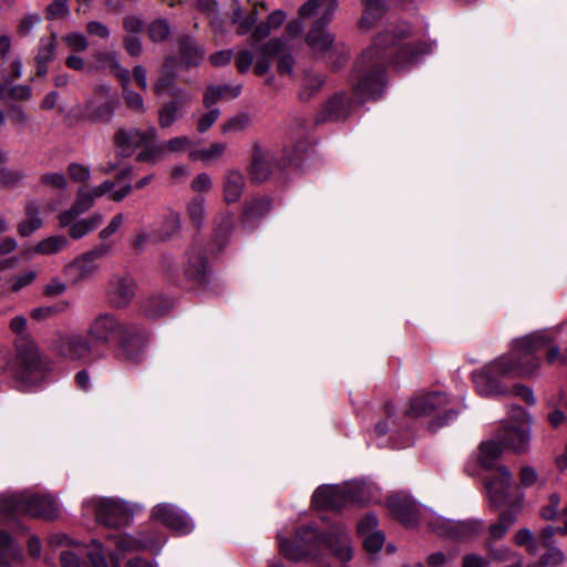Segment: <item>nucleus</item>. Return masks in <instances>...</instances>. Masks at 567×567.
I'll use <instances>...</instances> for the list:
<instances>
[{
    "mask_svg": "<svg viewBox=\"0 0 567 567\" xmlns=\"http://www.w3.org/2000/svg\"><path fill=\"white\" fill-rule=\"evenodd\" d=\"M69 246V240L64 236H50L37 244L33 249L27 254L34 252L39 255H54L64 250Z\"/></svg>",
    "mask_w": 567,
    "mask_h": 567,
    "instance_id": "nucleus-38",
    "label": "nucleus"
},
{
    "mask_svg": "<svg viewBox=\"0 0 567 567\" xmlns=\"http://www.w3.org/2000/svg\"><path fill=\"white\" fill-rule=\"evenodd\" d=\"M43 226L41 217V205L30 200L24 207V217L18 225V233L22 237H29Z\"/></svg>",
    "mask_w": 567,
    "mask_h": 567,
    "instance_id": "nucleus-27",
    "label": "nucleus"
},
{
    "mask_svg": "<svg viewBox=\"0 0 567 567\" xmlns=\"http://www.w3.org/2000/svg\"><path fill=\"white\" fill-rule=\"evenodd\" d=\"M124 101L128 109L133 110L136 113L143 114L146 109L144 105L143 97L133 90L125 89L123 91Z\"/></svg>",
    "mask_w": 567,
    "mask_h": 567,
    "instance_id": "nucleus-55",
    "label": "nucleus"
},
{
    "mask_svg": "<svg viewBox=\"0 0 567 567\" xmlns=\"http://www.w3.org/2000/svg\"><path fill=\"white\" fill-rule=\"evenodd\" d=\"M504 446L496 433L491 440L484 441L478 447V462L484 468H493L504 452Z\"/></svg>",
    "mask_w": 567,
    "mask_h": 567,
    "instance_id": "nucleus-29",
    "label": "nucleus"
},
{
    "mask_svg": "<svg viewBox=\"0 0 567 567\" xmlns=\"http://www.w3.org/2000/svg\"><path fill=\"white\" fill-rule=\"evenodd\" d=\"M52 520L59 515L56 501L49 494L32 492L2 494V526L17 533H23L27 527L17 518L18 515Z\"/></svg>",
    "mask_w": 567,
    "mask_h": 567,
    "instance_id": "nucleus-6",
    "label": "nucleus"
},
{
    "mask_svg": "<svg viewBox=\"0 0 567 567\" xmlns=\"http://www.w3.org/2000/svg\"><path fill=\"white\" fill-rule=\"evenodd\" d=\"M196 151L195 143L186 135L174 136L165 142L151 143L136 155L140 163H156L168 154H181Z\"/></svg>",
    "mask_w": 567,
    "mask_h": 567,
    "instance_id": "nucleus-11",
    "label": "nucleus"
},
{
    "mask_svg": "<svg viewBox=\"0 0 567 567\" xmlns=\"http://www.w3.org/2000/svg\"><path fill=\"white\" fill-rule=\"evenodd\" d=\"M489 559L475 553H470L463 556L462 567H488Z\"/></svg>",
    "mask_w": 567,
    "mask_h": 567,
    "instance_id": "nucleus-64",
    "label": "nucleus"
},
{
    "mask_svg": "<svg viewBox=\"0 0 567 567\" xmlns=\"http://www.w3.org/2000/svg\"><path fill=\"white\" fill-rule=\"evenodd\" d=\"M347 485L349 495L361 496V498H351L352 503H367L373 499L372 486L364 481H353Z\"/></svg>",
    "mask_w": 567,
    "mask_h": 567,
    "instance_id": "nucleus-44",
    "label": "nucleus"
},
{
    "mask_svg": "<svg viewBox=\"0 0 567 567\" xmlns=\"http://www.w3.org/2000/svg\"><path fill=\"white\" fill-rule=\"evenodd\" d=\"M68 174L72 181L78 183L87 182L91 177L90 168L78 163H71L68 166Z\"/></svg>",
    "mask_w": 567,
    "mask_h": 567,
    "instance_id": "nucleus-60",
    "label": "nucleus"
},
{
    "mask_svg": "<svg viewBox=\"0 0 567 567\" xmlns=\"http://www.w3.org/2000/svg\"><path fill=\"white\" fill-rule=\"evenodd\" d=\"M110 89L102 86L96 92V96L89 99L85 103L84 116L92 122L109 123L115 109V99L111 96Z\"/></svg>",
    "mask_w": 567,
    "mask_h": 567,
    "instance_id": "nucleus-19",
    "label": "nucleus"
},
{
    "mask_svg": "<svg viewBox=\"0 0 567 567\" xmlns=\"http://www.w3.org/2000/svg\"><path fill=\"white\" fill-rule=\"evenodd\" d=\"M449 402L446 394L442 392L415 395L410 400L405 413L411 417L427 416L445 408Z\"/></svg>",
    "mask_w": 567,
    "mask_h": 567,
    "instance_id": "nucleus-21",
    "label": "nucleus"
},
{
    "mask_svg": "<svg viewBox=\"0 0 567 567\" xmlns=\"http://www.w3.org/2000/svg\"><path fill=\"white\" fill-rule=\"evenodd\" d=\"M102 223L101 215H94L90 218L81 219L71 225L69 234L74 239H80L90 231L96 229L99 225Z\"/></svg>",
    "mask_w": 567,
    "mask_h": 567,
    "instance_id": "nucleus-40",
    "label": "nucleus"
},
{
    "mask_svg": "<svg viewBox=\"0 0 567 567\" xmlns=\"http://www.w3.org/2000/svg\"><path fill=\"white\" fill-rule=\"evenodd\" d=\"M485 549L487 551V557L489 559V564L492 561H506L513 558V551L508 547H496L495 544L485 543Z\"/></svg>",
    "mask_w": 567,
    "mask_h": 567,
    "instance_id": "nucleus-50",
    "label": "nucleus"
},
{
    "mask_svg": "<svg viewBox=\"0 0 567 567\" xmlns=\"http://www.w3.org/2000/svg\"><path fill=\"white\" fill-rule=\"evenodd\" d=\"M152 516L178 534H188L194 528L193 522L188 515L169 503L156 505L153 508Z\"/></svg>",
    "mask_w": 567,
    "mask_h": 567,
    "instance_id": "nucleus-17",
    "label": "nucleus"
},
{
    "mask_svg": "<svg viewBox=\"0 0 567 567\" xmlns=\"http://www.w3.org/2000/svg\"><path fill=\"white\" fill-rule=\"evenodd\" d=\"M2 567H10L11 563H20L23 558L22 549L13 538L2 530Z\"/></svg>",
    "mask_w": 567,
    "mask_h": 567,
    "instance_id": "nucleus-39",
    "label": "nucleus"
},
{
    "mask_svg": "<svg viewBox=\"0 0 567 567\" xmlns=\"http://www.w3.org/2000/svg\"><path fill=\"white\" fill-rule=\"evenodd\" d=\"M351 498H361V496L349 495L347 485H321L312 494V504L320 509L340 511L348 504H352Z\"/></svg>",
    "mask_w": 567,
    "mask_h": 567,
    "instance_id": "nucleus-16",
    "label": "nucleus"
},
{
    "mask_svg": "<svg viewBox=\"0 0 567 567\" xmlns=\"http://www.w3.org/2000/svg\"><path fill=\"white\" fill-rule=\"evenodd\" d=\"M181 229V218L175 212H168L164 215L161 227L157 230V237L161 240L171 238Z\"/></svg>",
    "mask_w": 567,
    "mask_h": 567,
    "instance_id": "nucleus-42",
    "label": "nucleus"
},
{
    "mask_svg": "<svg viewBox=\"0 0 567 567\" xmlns=\"http://www.w3.org/2000/svg\"><path fill=\"white\" fill-rule=\"evenodd\" d=\"M338 9V0H308L299 9L302 19L316 18L313 24H328Z\"/></svg>",
    "mask_w": 567,
    "mask_h": 567,
    "instance_id": "nucleus-23",
    "label": "nucleus"
},
{
    "mask_svg": "<svg viewBox=\"0 0 567 567\" xmlns=\"http://www.w3.org/2000/svg\"><path fill=\"white\" fill-rule=\"evenodd\" d=\"M391 514L405 526H413L420 519V507L409 495L396 493L388 498Z\"/></svg>",
    "mask_w": 567,
    "mask_h": 567,
    "instance_id": "nucleus-20",
    "label": "nucleus"
},
{
    "mask_svg": "<svg viewBox=\"0 0 567 567\" xmlns=\"http://www.w3.org/2000/svg\"><path fill=\"white\" fill-rule=\"evenodd\" d=\"M136 284L128 274H114L107 285V301L112 308L124 309L135 297Z\"/></svg>",
    "mask_w": 567,
    "mask_h": 567,
    "instance_id": "nucleus-15",
    "label": "nucleus"
},
{
    "mask_svg": "<svg viewBox=\"0 0 567 567\" xmlns=\"http://www.w3.org/2000/svg\"><path fill=\"white\" fill-rule=\"evenodd\" d=\"M410 34L411 27L406 22L389 24L361 53L352 75L354 94L360 101L374 100L382 94L385 86V70L390 61L398 70H404L431 52V47L424 42L399 45V42Z\"/></svg>",
    "mask_w": 567,
    "mask_h": 567,
    "instance_id": "nucleus-1",
    "label": "nucleus"
},
{
    "mask_svg": "<svg viewBox=\"0 0 567 567\" xmlns=\"http://www.w3.org/2000/svg\"><path fill=\"white\" fill-rule=\"evenodd\" d=\"M23 173L14 168H2V188H16L23 181Z\"/></svg>",
    "mask_w": 567,
    "mask_h": 567,
    "instance_id": "nucleus-54",
    "label": "nucleus"
},
{
    "mask_svg": "<svg viewBox=\"0 0 567 567\" xmlns=\"http://www.w3.org/2000/svg\"><path fill=\"white\" fill-rule=\"evenodd\" d=\"M51 349L58 355L70 360H81L92 350L91 342L80 333H58L51 341Z\"/></svg>",
    "mask_w": 567,
    "mask_h": 567,
    "instance_id": "nucleus-14",
    "label": "nucleus"
},
{
    "mask_svg": "<svg viewBox=\"0 0 567 567\" xmlns=\"http://www.w3.org/2000/svg\"><path fill=\"white\" fill-rule=\"evenodd\" d=\"M219 115L220 111L217 107H210L207 113L203 114L198 118L196 125L197 132L205 133L206 131H208L213 126V124L218 120Z\"/></svg>",
    "mask_w": 567,
    "mask_h": 567,
    "instance_id": "nucleus-58",
    "label": "nucleus"
},
{
    "mask_svg": "<svg viewBox=\"0 0 567 567\" xmlns=\"http://www.w3.org/2000/svg\"><path fill=\"white\" fill-rule=\"evenodd\" d=\"M361 536L363 537L364 549L370 554L378 553L384 544V535L379 530Z\"/></svg>",
    "mask_w": 567,
    "mask_h": 567,
    "instance_id": "nucleus-52",
    "label": "nucleus"
},
{
    "mask_svg": "<svg viewBox=\"0 0 567 567\" xmlns=\"http://www.w3.org/2000/svg\"><path fill=\"white\" fill-rule=\"evenodd\" d=\"M286 42L281 39H271L262 49L255 64V73L264 75L270 68V56L281 53L285 50Z\"/></svg>",
    "mask_w": 567,
    "mask_h": 567,
    "instance_id": "nucleus-34",
    "label": "nucleus"
},
{
    "mask_svg": "<svg viewBox=\"0 0 567 567\" xmlns=\"http://www.w3.org/2000/svg\"><path fill=\"white\" fill-rule=\"evenodd\" d=\"M116 549L124 555L125 553L141 550V549H158L163 542L156 543L146 538H134L130 535H115L113 536Z\"/></svg>",
    "mask_w": 567,
    "mask_h": 567,
    "instance_id": "nucleus-31",
    "label": "nucleus"
},
{
    "mask_svg": "<svg viewBox=\"0 0 567 567\" xmlns=\"http://www.w3.org/2000/svg\"><path fill=\"white\" fill-rule=\"evenodd\" d=\"M63 41L78 52H83L87 49V39L79 32H71L63 37Z\"/></svg>",
    "mask_w": 567,
    "mask_h": 567,
    "instance_id": "nucleus-61",
    "label": "nucleus"
},
{
    "mask_svg": "<svg viewBox=\"0 0 567 567\" xmlns=\"http://www.w3.org/2000/svg\"><path fill=\"white\" fill-rule=\"evenodd\" d=\"M41 183L56 189H64L68 181L62 173H45L40 178Z\"/></svg>",
    "mask_w": 567,
    "mask_h": 567,
    "instance_id": "nucleus-63",
    "label": "nucleus"
},
{
    "mask_svg": "<svg viewBox=\"0 0 567 567\" xmlns=\"http://www.w3.org/2000/svg\"><path fill=\"white\" fill-rule=\"evenodd\" d=\"M560 505V496L557 493H553L548 497V504L543 506L540 509L542 518L546 520H555L558 517Z\"/></svg>",
    "mask_w": 567,
    "mask_h": 567,
    "instance_id": "nucleus-51",
    "label": "nucleus"
},
{
    "mask_svg": "<svg viewBox=\"0 0 567 567\" xmlns=\"http://www.w3.org/2000/svg\"><path fill=\"white\" fill-rule=\"evenodd\" d=\"M89 337L100 344L117 340L122 355L132 362L141 360L147 343V334L134 324L122 321L110 312L97 315L87 328Z\"/></svg>",
    "mask_w": 567,
    "mask_h": 567,
    "instance_id": "nucleus-5",
    "label": "nucleus"
},
{
    "mask_svg": "<svg viewBox=\"0 0 567 567\" xmlns=\"http://www.w3.org/2000/svg\"><path fill=\"white\" fill-rule=\"evenodd\" d=\"M27 319L18 316L10 321V329L19 334L16 340V359L9 367L14 386L21 391H32L41 386L51 370L50 359L44 355L37 342L24 332Z\"/></svg>",
    "mask_w": 567,
    "mask_h": 567,
    "instance_id": "nucleus-3",
    "label": "nucleus"
},
{
    "mask_svg": "<svg viewBox=\"0 0 567 567\" xmlns=\"http://www.w3.org/2000/svg\"><path fill=\"white\" fill-rule=\"evenodd\" d=\"M56 53L55 34L50 38H41L37 55L34 56L35 63H49L54 60Z\"/></svg>",
    "mask_w": 567,
    "mask_h": 567,
    "instance_id": "nucleus-41",
    "label": "nucleus"
},
{
    "mask_svg": "<svg viewBox=\"0 0 567 567\" xmlns=\"http://www.w3.org/2000/svg\"><path fill=\"white\" fill-rule=\"evenodd\" d=\"M251 123L250 116L247 113H239L230 117L223 124L224 133H235L246 130Z\"/></svg>",
    "mask_w": 567,
    "mask_h": 567,
    "instance_id": "nucleus-49",
    "label": "nucleus"
},
{
    "mask_svg": "<svg viewBox=\"0 0 567 567\" xmlns=\"http://www.w3.org/2000/svg\"><path fill=\"white\" fill-rule=\"evenodd\" d=\"M323 84V79L316 73L307 72L302 80V91L300 93L301 99H309L312 93L320 90Z\"/></svg>",
    "mask_w": 567,
    "mask_h": 567,
    "instance_id": "nucleus-48",
    "label": "nucleus"
},
{
    "mask_svg": "<svg viewBox=\"0 0 567 567\" xmlns=\"http://www.w3.org/2000/svg\"><path fill=\"white\" fill-rule=\"evenodd\" d=\"M278 167H280V162L275 153L268 147L262 146L259 142H255L247 168L250 179L257 183L265 182Z\"/></svg>",
    "mask_w": 567,
    "mask_h": 567,
    "instance_id": "nucleus-12",
    "label": "nucleus"
},
{
    "mask_svg": "<svg viewBox=\"0 0 567 567\" xmlns=\"http://www.w3.org/2000/svg\"><path fill=\"white\" fill-rule=\"evenodd\" d=\"M553 339L546 332H534L515 340L509 353L501 355L478 371L472 373L477 393L482 396L515 395L528 405H535L533 390L523 384L509 388L505 380L514 377H530L539 369L535 352L550 344Z\"/></svg>",
    "mask_w": 567,
    "mask_h": 567,
    "instance_id": "nucleus-2",
    "label": "nucleus"
},
{
    "mask_svg": "<svg viewBox=\"0 0 567 567\" xmlns=\"http://www.w3.org/2000/svg\"><path fill=\"white\" fill-rule=\"evenodd\" d=\"M93 58L100 66H109L113 71L118 68L120 61L115 51H95Z\"/></svg>",
    "mask_w": 567,
    "mask_h": 567,
    "instance_id": "nucleus-57",
    "label": "nucleus"
},
{
    "mask_svg": "<svg viewBox=\"0 0 567 567\" xmlns=\"http://www.w3.org/2000/svg\"><path fill=\"white\" fill-rule=\"evenodd\" d=\"M546 548V553L540 557V563L544 566L555 567L559 566L565 561V555L559 548L555 546H549Z\"/></svg>",
    "mask_w": 567,
    "mask_h": 567,
    "instance_id": "nucleus-53",
    "label": "nucleus"
},
{
    "mask_svg": "<svg viewBox=\"0 0 567 567\" xmlns=\"http://www.w3.org/2000/svg\"><path fill=\"white\" fill-rule=\"evenodd\" d=\"M99 271V264L86 252L82 254L65 267V275L72 285H78L92 278Z\"/></svg>",
    "mask_w": 567,
    "mask_h": 567,
    "instance_id": "nucleus-24",
    "label": "nucleus"
},
{
    "mask_svg": "<svg viewBox=\"0 0 567 567\" xmlns=\"http://www.w3.org/2000/svg\"><path fill=\"white\" fill-rule=\"evenodd\" d=\"M278 538L281 554L291 560L315 556L322 546L329 548L341 561L352 557L349 534L340 525L333 526L328 534H320L313 526L307 525L297 530L293 540Z\"/></svg>",
    "mask_w": 567,
    "mask_h": 567,
    "instance_id": "nucleus-4",
    "label": "nucleus"
},
{
    "mask_svg": "<svg viewBox=\"0 0 567 567\" xmlns=\"http://www.w3.org/2000/svg\"><path fill=\"white\" fill-rule=\"evenodd\" d=\"M157 138L158 131L153 125L148 126L145 131L137 127H120L114 134L113 143L118 156L130 157L136 148L140 146L145 148L151 143H155Z\"/></svg>",
    "mask_w": 567,
    "mask_h": 567,
    "instance_id": "nucleus-10",
    "label": "nucleus"
},
{
    "mask_svg": "<svg viewBox=\"0 0 567 567\" xmlns=\"http://www.w3.org/2000/svg\"><path fill=\"white\" fill-rule=\"evenodd\" d=\"M147 32L153 42H163L171 35V25L167 20L158 19L148 24Z\"/></svg>",
    "mask_w": 567,
    "mask_h": 567,
    "instance_id": "nucleus-45",
    "label": "nucleus"
},
{
    "mask_svg": "<svg viewBox=\"0 0 567 567\" xmlns=\"http://www.w3.org/2000/svg\"><path fill=\"white\" fill-rule=\"evenodd\" d=\"M184 274L187 279L199 285L207 280V258L203 245L198 241H193L185 252Z\"/></svg>",
    "mask_w": 567,
    "mask_h": 567,
    "instance_id": "nucleus-18",
    "label": "nucleus"
},
{
    "mask_svg": "<svg viewBox=\"0 0 567 567\" xmlns=\"http://www.w3.org/2000/svg\"><path fill=\"white\" fill-rule=\"evenodd\" d=\"M327 24H312L308 35V45L318 53H326L330 50H338V45L333 47L334 38L326 30Z\"/></svg>",
    "mask_w": 567,
    "mask_h": 567,
    "instance_id": "nucleus-28",
    "label": "nucleus"
},
{
    "mask_svg": "<svg viewBox=\"0 0 567 567\" xmlns=\"http://www.w3.org/2000/svg\"><path fill=\"white\" fill-rule=\"evenodd\" d=\"M515 542L519 546H526L527 549L532 553L536 551V540L534 538L533 533L527 528H522L516 532Z\"/></svg>",
    "mask_w": 567,
    "mask_h": 567,
    "instance_id": "nucleus-62",
    "label": "nucleus"
},
{
    "mask_svg": "<svg viewBox=\"0 0 567 567\" xmlns=\"http://www.w3.org/2000/svg\"><path fill=\"white\" fill-rule=\"evenodd\" d=\"M234 225V215L229 212H225L219 214L215 219L214 225V235L218 238L226 237L230 230L233 229Z\"/></svg>",
    "mask_w": 567,
    "mask_h": 567,
    "instance_id": "nucleus-47",
    "label": "nucleus"
},
{
    "mask_svg": "<svg viewBox=\"0 0 567 567\" xmlns=\"http://www.w3.org/2000/svg\"><path fill=\"white\" fill-rule=\"evenodd\" d=\"M173 307V300L163 295L150 297L143 303V312L146 317L155 319L169 312Z\"/></svg>",
    "mask_w": 567,
    "mask_h": 567,
    "instance_id": "nucleus-35",
    "label": "nucleus"
},
{
    "mask_svg": "<svg viewBox=\"0 0 567 567\" xmlns=\"http://www.w3.org/2000/svg\"><path fill=\"white\" fill-rule=\"evenodd\" d=\"M350 101L344 94H337L324 106V120L338 121L349 114Z\"/></svg>",
    "mask_w": 567,
    "mask_h": 567,
    "instance_id": "nucleus-36",
    "label": "nucleus"
},
{
    "mask_svg": "<svg viewBox=\"0 0 567 567\" xmlns=\"http://www.w3.org/2000/svg\"><path fill=\"white\" fill-rule=\"evenodd\" d=\"M246 185L245 176L239 169H229L223 177V196L226 204L239 200Z\"/></svg>",
    "mask_w": 567,
    "mask_h": 567,
    "instance_id": "nucleus-26",
    "label": "nucleus"
},
{
    "mask_svg": "<svg viewBox=\"0 0 567 567\" xmlns=\"http://www.w3.org/2000/svg\"><path fill=\"white\" fill-rule=\"evenodd\" d=\"M178 47L185 68L197 66L205 58V50L189 35L182 37Z\"/></svg>",
    "mask_w": 567,
    "mask_h": 567,
    "instance_id": "nucleus-30",
    "label": "nucleus"
},
{
    "mask_svg": "<svg viewBox=\"0 0 567 567\" xmlns=\"http://www.w3.org/2000/svg\"><path fill=\"white\" fill-rule=\"evenodd\" d=\"M427 527L440 537L468 543L476 539L485 529L481 519L452 520L441 516H433L427 520Z\"/></svg>",
    "mask_w": 567,
    "mask_h": 567,
    "instance_id": "nucleus-7",
    "label": "nucleus"
},
{
    "mask_svg": "<svg viewBox=\"0 0 567 567\" xmlns=\"http://www.w3.org/2000/svg\"><path fill=\"white\" fill-rule=\"evenodd\" d=\"M271 208V200L267 196L255 197L246 202L244 206V218L256 220L266 216Z\"/></svg>",
    "mask_w": 567,
    "mask_h": 567,
    "instance_id": "nucleus-37",
    "label": "nucleus"
},
{
    "mask_svg": "<svg viewBox=\"0 0 567 567\" xmlns=\"http://www.w3.org/2000/svg\"><path fill=\"white\" fill-rule=\"evenodd\" d=\"M187 213L192 220V223L196 227H200L203 225L205 218V199L202 196L194 197L187 206Z\"/></svg>",
    "mask_w": 567,
    "mask_h": 567,
    "instance_id": "nucleus-46",
    "label": "nucleus"
},
{
    "mask_svg": "<svg viewBox=\"0 0 567 567\" xmlns=\"http://www.w3.org/2000/svg\"><path fill=\"white\" fill-rule=\"evenodd\" d=\"M241 86H231L229 84L209 85L203 96V104L210 109L223 99H235L240 94Z\"/></svg>",
    "mask_w": 567,
    "mask_h": 567,
    "instance_id": "nucleus-32",
    "label": "nucleus"
},
{
    "mask_svg": "<svg viewBox=\"0 0 567 567\" xmlns=\"http://www.w3.org/2000/svg\"><path fill=\"white\" fill-rule=\"evenodd\" d=\"M87 556L93 567H107V561L99 540H92V546Z\"/></svg>",
    "mask_w": 567,
    "mask_h": 567,
    "instance_id": "nucleus-59",
    "label": "nucleus"
},
{
    "mask_svg": "<svg viewBox=\"0 0 567 567\" xmlns=\"http://www.w3.org/2000/svg\"><path fill=\"white\" fill-rule=\"evenodd\" d=\"M95 200L91 189L81 187L78 190L75 203L73 204L81 213L89 210Z\"/></svg>",
    "mask_w": 567,
    "mask_h": 567,
    "instance_id": "nucleus-56",
    "label": "nucleus"
},
{
    "mask_svg": "<svg viewBox=\"0 0 567 567\" xmlns=\"http://www.w3.org/2000/svg\"><path fill=\"white\" fill-rule=\"evenodd\" d=\"M228 145L224 142H214L208 147L190 151L188 158L193 162L200 161L206 165L221 161L226 155Z\"/></svg>",
    "mask_w": 567,
    "mask_h": 567,
    "instance_id": "nucleus-33",
    "label": "nucleus"
},
{
    "mask_svg": "<svg viewBox=\"0 0 567 567\" xmlns=\"http://www.w3.org/2000/svg\"><path fill=\"white\" fill-rule=\"evenodd\" d=\"M513 476L505 465L496 467L495 474L486 482V488L494 506L503 505L511 495Z\"/></svg>",
    "mask_w": 567,
    "mask_h": 567,
    "instance_id": "nucleus-22",
    "label": "nucleus"
},
{
    "mask_svg": "<svg viewBox=\"0 0 567 567\" xmlns=\"http://www.w3.org/2000/svg\"><path fill=\"white\" fill-rule=\"evenodd\" d=\"M516 412L523 415L526 422H514L504 425L498 429L496 435L505 450H509L515 454H524L528 452L530 445L532 417L522 408H517Z\"/></svg>",
    "mask_w": 567,
    "mask_h": 567,
    "instance_id": "nucleus-9",
    "label": "nucleus"
},
{
    "mask_svg": "<svg viewBox=\"0 0 567 567\" xmlns=\"http://www.w3.org/2000/svg\"><path fill=\"white\" fill-rule=\"evenodd\" d=\"M84 507H91L96 520L107 527L126 526L133 517L132 508L125 502L114 498H92L84 503Z\"/></svg>",
    "mask_w": 567,
    "mask_h": 567,
    "instance_id": "nucleus-8",
    "label": "nucleus"
},
{
    "mask_svg": "<svg viewBox=\"0 0 567 567\" xmlns=\"http://www.w3.org/2000/svg\"><path fill=\"white\" fill-rule=\"evenodd\" d=\"M193 102V95L188 91H177L176 96L163 102L157 110V123L162 130L172 127L184 117L187 107Z\"/></svg>",
    "mask_w": 567,
    "mask_h": 567,
    "instance_id": "nucleus-13",
    "label": "nucleus"
},
{
    "mask_svg": "<svg viewBox=\"0 0 567 567\" xmlns=\"http://www.w3.org/2000/svg\"><path fill=\"white\" fill-rule=\"evenodd\" d=\"M176 76L159 73L156 82L153 85V91L156 95L169 94L171 97L176 96L177 91H186L176 84Z\"/></svg>",
    "mask_w": 567,
    "mask_h": 567,
    "instance_id": "nucleus-43",
    "label": "nucleus"
},
{
    "mask_svg": "<svg viewBox=\"0 0 567 567\" xmlns=\"http://www.w3.org/2000/svg\"><path fill=\"white\" fill-rule=\"evenodd\" d=\"M362 14L358 27L362 31H369L374 28L388 11L385 0H362Z\"/></svg>",
    "mask_w": 567,
    "mask_h": 567,
    "instance_id": "nucleus-25",
    "label": "nucleus"
}]
</instances>
